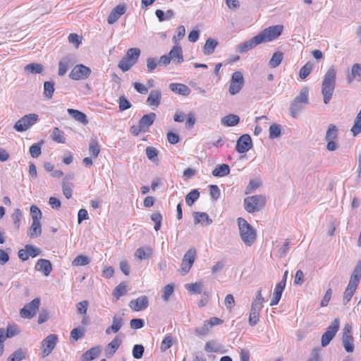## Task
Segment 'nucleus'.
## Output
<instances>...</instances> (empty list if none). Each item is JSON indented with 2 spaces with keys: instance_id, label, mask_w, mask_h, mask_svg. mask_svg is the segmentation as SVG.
Returning <instances> with one entry per match:
<instances>
[{
  "instance_id": "nucleus-47",
  "label": "nucleus",
  "mask_w": 361,
  "mask_h": 361,
  "mask_svg": "<svg viewBox=\"0 0 361 361\" xmlns=\"http://www.w3.org/2000/svg\"><path fill=\"white\" fill-rule=\"evenodd\" d=\"M54 92V83L51 81H46L44 82V97L47 99H51Z\"/></svg>"
},
{
  "instance_id": "nucleus-14",
  "label": "nucleus",
  "mask_w": 361,
  "mask_h": 361,
  "mask_svg": "<svg viewBox=\"0 0 361 361\" xmlns=\"http://www.w3.org/2000/svg\"><path fill=\"white\" fill-rule=\"evenodd\" d=\"M262 43L261 38L256 35L249 40L240 43L237 47V51L240 53H245Z\"/></svg>"
},
{
  "instance_id": "nucleus-52",
  "label": "nucleus",
  "mask_w": 361,
  "mask_h": 361,
  "mask_svg": "<svg viewBox=\"0 0 361 361\" xmlns=\"http://www.w3.org/2000/svg\"><path fill=\"white\" fill-rule=\"evenodd\" d=\"M90 262V259L85 255H78L72 262V265L75 267L85 266Z\"/></svg>"
},
{
  "instance_id": "nucleus-23",
  "label": "nucleus",
  "mask_w": 361,
  "mask_h": 361,
  "mask_svg": "<svg viewBox=\"0 0 361 361\" xmlns=\"http://www.w3.org/2000/svg\"><path fill=\"white\" fill-rule=\"evenodd\" d=\"M123 325V319L121 317L114 316L112 319V324L109 326L106 330L105 333L109 335L111 333H117Z\"/></svg>"
},
{
  "instance_id": "nucleus-16",
  "label": "nucleus",
  "mask_w": 361,
  "mask_h": 361,
  "mask_svg": "<svg viewBox=\"0 0 361 361\" xmlns=\"http://www.w3.org/2000/svg\"><path fill=\"white\" fill-rule=\"evenodd\" d=\"M126 11V6L124 4H118L114 8L107 18L109 24L112 25L116 23L120 17Z\"/></svg>"
},
{
  "instance_id": "nucleus-40",
  "label": "nucleus",
  "mask_w": 361,
  "mask_h": 361,
  "mask_svg": "<svg viewBox=\"0 0 361 361\" xmlns=\"http://www.w3.org/2000/svg\"><path fill=\"white\" fill-rule=\"evenodd\" d=\"M140 54L141 51L139 48H130L127 50L125 56H126L132 62L136 63L137 62Z\"/></svg>"
},
{
  "instance_id": "nucleus-44",
  "label": "nucleus",
  "mask_w": 361,
  "mask_h": 361,
  "mask_svg": "<svg viewBox=\"0 0 361 361\" xmlns=\"http://www.w3.org/2000/svg\"><path fill=\"white\" fill-rule=\"evenodd\" d=\"M51 137L57 143H65L66 142V139L63 136V132L57 127L54 128Z\"/></svg>"
},
{
  "instance_id": "nucleus-9",
  "label": "nucleus",
  "mask_w": 361,
  "mask_h": 361,
  "mask_svg": "<svg viewBox=\"0 0 361 361\" xmlns=\"http://www.w3.org/2000/svg\"><path fill=\"white\" fill-rule=\"evenodd\" d=\"M91 73L92 71L89 67L83 64H78L71 71L69 78L73 80H86Z\"/></svg>"
},
{
  "instance_id": "nucleus-56",
  "label": "nucleus",
  "mask_w": 361,
  "mask_h": 361,
  "mask_svg": "<svg viewBox=\"0 0 361 361\" xmlns=\"http://www.w3.org/2000/svg\"><path fill=\"white\" fill-rule=\"evenodd\" d=\"M185 28L183 25H180L177 27L176 35L173 37V42L175 44H178L179 41L185 36Z\"/></svg>"
},
{
  "instance_id": "nucleus-43",
  "label": "nucleus",
  "mask_w": 361,
  "mask_h": 361,
  "mask_svg": "<svg viewBox=\"0 0 361 361\" xmlns=\"http://www.w3.org/2000/svg\"><path fill=\"white\" fill-rule=\"evenodd\" d=\"M283 58V54L281 51L275 52L269 62V66L271 68H276L280 65Z\"/></svg>"
},
{
  "instance_id": "nucleus-30",
  "label": "nucleus",
  "mask_w": 361,
  "mask_h": 361,
  "mask_svg": "<svg viewBox=\"0 0 361 361\" xmlns=\"http://www.w3.org/2000/svg\"><path fill=\"white\" fill-rule=\"evenodd\" d=\"M101 352L99 347H93L85 352L81 356V361H92L98 357Z\"/></svg>"
},
{
  "instance_id": "nucleus-28",
  "label": "nucleus",
  "mask_w": 361,
  "mask_h": 361,
  "mask_svg": "<svg viewBox=\"0 0 361 361\" xmlns=\"http://www.w3.org/2000/svg\"><path fill=\"white\" fill-rule=\"evenodd\" d=\"M286 286L283 285L282 283H278L274 288V293H273V297L270 302V306H274L279 304L282 293L285 289Z\"/></svg>"
},
{
  "instance_id": "nucleus-32",
  "label": "nucleus",
  "mask_w": 361,
  "mask_h": 361,
  "mask_svg": "<svg viewBox=\"0 0 361 361\" xmlns=\"http://www.w3.org/2000/svg\"><path fill=\"white\" fill-rule=\"evenodd\" d=\"M231 169L228 164H221L216 166L212 171V175L215 177H224L230 173Z\"/></svg>"
},
{
  "instance_id": "nucleus-31",
  "label": "nucleus",
  "mask_w": 361,
  "mask_h": 361,
  "mask_svg": "<svg viewBox=\"0 0 361 361\" xmlns=\"http://www.w3.org/2000/svg\"><path fill=\"white\" fill-rule=\"evenodd\" d=\"M42 233V225L40 221H32V225L27 229V235L31 238H35Z\"/></svg>"
},
{
  "instance_id": "nucleus-1",
  "label": "nucleus",
  "mask_w": 361,
  "mask_h": 361,
  "mask_svg": "<svg viewBox=\"0 0 361 361\" xmlns=\"http://www.w3.org/2000/svg\"><path fill=\"white\" fill-rule=\"evenodd\" d=\"M336 70L334 66H331L325 73L322 83V94L325 104H329L332 98L336 87Z\"/></svg>"
},
{
  "instance_id": "nucleus-18",
  "label": "nucleus",
  "mask_w": 361,
  "mask_h": 361,
  "mask_svg": "<svg viewBox=\"0 0 361 361\" xmlns=\"http://www.w3.org/2000/svg\"><path fill=\"white\" fill-rule=\"evenodd\" d=\"M35 269L42 272L45 276H48L52 271V265L49 260L39 259L37 262Z\"/></svg>"
},
{
  "instance_id": "nucleus-21",
  "label": "nucleus",
  "mask_w": 361,
  "mask_h": 361,
  "mask_svg": "<svg viewBox=\"0 0 361 361\" xmlns=\"http://www.w3.org/2000/svg\"><path fill=\"white\" fill-rule=\"evenodd\" d=\"M161 93L159 90H151L147 99V103L150 106L158 107L160 105Z\"/></svg>"
},
{
  "instance_id": "nucleus-26",
  "label": "nucleus",
  "mask_w": 361,
  "mask_h": 361,
  "mask_svg": "<svg viewBox=\"0 0 361 361\" xmlns=\"http://www.w3.org/2000/svg\"><path fill=\"white\" fill-rule=\"evenodd\" d=\"M169 89L172 92L183 96H188L191 92L190 89L186 85L181 83H171L169 85Z\"/></svg>"
},
{
  "instance_id": "nucleus-22",
  "label": "nucleus",
  "mask_w": 361,
  "mask_h": 361,
  "mask_svg": "<svg viewBox=\"0 0 361 361\" xmlns=\"http://www.w3.org/2000/svg\"><path fill=\"white\" fill-rule=\"evenodd\" d=\"M156 119V114L154 113H149L145 114L139 121V124L147 132L149 128L154 123Z\"/></svg>"
},
{
  "instance_id": "nucleus-61",
  "label": "nucleus",
  "mask_w": 361,
  "mask_h": 361,
  "mask_svg": "<svg viewBox=\"0 0 361 361\" xmlns=\"http://www.w3.org/2000/svg\"><path fill=\"white\" fill-rule=\"evenodd\" d=\"M30 214L32 216V219L34 221H40L42 218V212L40 209L35 205H32L30 207Z\"/></svg>"
},
{
  "instance_id": "nucleus-15",
  "label": "nucleus",
  "mask_w": 361,
  "mask_h": 361,
  "mask_svg": "<svg viewBox=\"0 0 361 361\" xmlns=\"http://www.w3.org/2000/svg\"><path fill=\"white\" fill-rule=\"evenodd\" d=\"M74 63L75 61L71 55L63 56L59 62L58 75L63 76Z\"/></svg>"
},
{
  "instance_id": "nucleus-49",
  "label": "nucleus",
  "mask_w": 361,
  "mask_h": 361,
  "mask_svg": "<svg viewBox=\"0 0 361 361\" xmlns=\"http://www.w3.org/2000/svg\"><path fill=\"white\" fill-rule=\"evenodd\" d=\"M100 152L99 145L97 140H91L89 145V154L93 157H97Z\"/></svg>"
},
{
  "instance_id": "nucleus-50",
  "label": "nucleus",
  "mask_w": 361,
  "mask_h": 361,
  "mask_svg": "<svg viewBox=\"0 0 361 361\" xmlns=\"http://www.w3.org/2000/svg\"><path fill=\"white\" fill-rule=\"evenodd\" d=\"M269 138L275 139L281 136V126L279 124L274 123L269 127Z\"/></svg>"
},
{
  "instance_id": "nucleus-42",
  "label": "nucleus",
  "mask_w": 361,
  "mask_h": 361,
  "mask_svg": "<svg viewBox=\"0 0 361 361\" xmlns=\"http://www.w3.org/2000/svg\"><path fill=\"white\" fill-rule=\"evenodd\" d=\"M44 144V141L41 140L39 142L34 143L30 147V154L32 158H37L42 153V146Z\"/></svg>"
},
{
  "instance_id": "nucleus-64",
  "label": "nucleus",
  "mask_w": 361,
  "mask_h": 361,
  "mask_svg": "<svg viewBox=\"0 0 361 361\" xmlns=\"http://www.w3.org/2000/svg\"><path fill=\"white\" fill-rule=\"evenodd\" d=\"M209 194L213 200H217L221 195L220 190L216 185H210L209 186Z\"/></svg>"
},
{
  "instance_id": "nucleus-35",
  "label": "nucleus",
  "mask_w": 361,
  "mask_h": 361,
  "mask_svg": "<svg viewBox=\"0 0 361 361\" xmlns=\"http://www.w3.org/2000/svg\"><path fill=\"white\" fill-rule=\"evenodd\" d=\"M152 255V250L150 247H139L135 253L136 257L139 259H147Z\"/></svg>"
},
{
  "instance_id": "nucleus-20",
  "label": "nucleus",
  "mask_w": 361,
  "mask_h": 361,
  "mask_svg": "<svg viewBox=\"0 0 361 361\" xmlns=\"http://www.w3.org/2000/svg\"><path fill=\"white\" fill-rule=\"evenodd\" d=\"M171 60L174 63L180 64L183 62V50L180 46L176 44L169 53Z\"/></svg>"
},
{
  "instance_id": "nucleus-17",
  "label": "nucleus",
  "mask_w": 361,
  "mask_h": 361,
  "mask_svg": "<svg viewBox=\"0 0 361 361\" xmlns=\"http://www.w3.org/2000/svg\"><path fill=\"white\" fill-rule=\"evenodd\" d=\"M149 305L148 298L146 295L138 297L135 300H132L129 303V307L134 311L139 312L146 309Z\"/></svg>"
},
{
  "instance_id": "nucleus-25",
  "label": "nucleus",
  "mask_w": 361,
  "mask_h": 361,
  "mask_svg": "<svg viewBox=\"0 0 361 361\" xmlns=\"http://www.w3.org/2000/svg\"><path fill=\"white\" fill-rule=\"evenodd\" d=\"M122 343V340L119 338L118 336H116L106 346V355L108 357H111L116 351L118 349L121 344Z\"/></svg>"
},
{
  "instance_id": "nucleus-60",
  "label": "nucleus",
  "mask_w": 361,
  "mask_h": 361,
  "mask_svg": "<svg viewBox=\"0 0 361 361\" xmlns=\"http://www.w3.org/2000/svg\"><path fill=\"white\" fill-rule=\"evenodd\" d=\"M340 321L338 319H335L326 329L327 333H331L334 336L339 329Z\"/></svg>"
},
{
  "instance_id": "nucleus-24",
  "label": "nucleus",
  "mask_w": 361,
  "mask_h": 361,
  "mask_svg": "<svg viewBox=\"0 0 361 361\" xmlns=\"http://www.w3.org/2000/svg\"><path fill=\"white\" fill-rule=\"evenodd\" d=\"M67 112L76 121L83 125H87L89 122L86 114L79 110L68 109Z\"/></svg>"
},
{
  "instance_id": "nucleus-51",
  "label": "nucleus",
  "mask_w": 361,
  "mask_h": 361,
  "mask_svg": "<svg viewBox=\"0 0 361 361\" xmlns=\"http://www.w3.org/2000/svg\"><path fill=\"white\" fill-rule=\"evenodd\" d=\"M313 65L307 62L300 70L299 76L302 80L305 79L312 72Z\"/></svg>"
},
{
  "instance_id": "nucleus-2",
  "label": "nucleus",
  "mask_w": 361,
  "mask_h": 361,
  "mask_svg": "<svg viewBox=\"0 0 361 361\" xmlns=\"http://www.w3.org/2000/svg\"><path fill=\"white\" fill-rule=\"evenodd\" d=\"M237 221L242 241L247 246H251L256 240L255 229L242 217L238 218Z\"/></svg>"
},
{
  "instance_id": "nucleus-41",
  "label": "nucleus",
  "mask_w": 361,
  "mask_h": 361,
  "mask_svg": "<svg viewBox=\"0 0 361 361\" xmlns=\"http://www.w3.org/2000/svg\"><path fill=\"white\" fill-rule=\"evenodd\" d=\"M145 152L149 160L155 164L158 163V150L155 147L151 146L147 147Z\"/></svg>"
},
{
  "instance_id": "nucleus-12",
  "label": "nucleus",
  "mask_w": 361,
  "mask_h": 361,
  "mask_svg": "<svg viewBox=\"0 0 361 361\" xmlns=\"http://www.w3.org/2000/svg\"><path fill=\"white\" fill-rule=\"evenodd\" d=\"M252 147V142L250 135H241L236 142L235 149L240 154L248 152Z\"/></svg>"
},
{
  "instance_id": "nucleus-54",
  "label": "nucleus",
  "mask_w": 361,
  "mask_h": 361,
  "mask_svg": "<svg viewBox=\"0 0 361 361\" xmlns=\"http://www.w3.org/2000/svg\"><path fill=\"white\" fill-rule=\"evenodd\" d=\"M127 292L126 285L124 283L118 284L113 290V295L118 299Z\"/></svg>"
},
{
  "instance_id": "nucleus-39",
  "label": "nucleus",
  "mask_w": 361,
  "mask_h": 361,
  "mask_svg": "<svg viewBox=\"0 0 361 361\" xmlns=\"http://www.w3.org/2000/svg\"><path fill=\"white\" fill-rule=\"evenodd\" d=\"M155 15L159 22H163L166 20H169L174 16V12L173 10H168L166 13L162 10L157 9L155 11Z\"/></svg>"
},
{
  "instance_id": "nucleus-8",
  "label": "nucleus",
  "mask_w": 361,
  "mask_h": 361,
  "mask_svg": "<svg viewBox=\"0 0 361 361\" xmlns=\"http://www.w3.org/2000/svg\"><path fill=\"white\" fill-rule=\"evenodd\" d=\"M342 344L347 353H352L355 349L354 339L352 335V326L346 324L342 331Z\"/></svg>"
},
{
  "instance_id": "nucleus-4",
  "label": "nucleus",
  "mask_w": 361,
  "mask_h": 361,
  "mask_svg": "<svg viewBox=\"0 0 361 361\" xmlns=\"http://www.w3.org/2000/svg\"><path fill=\"white\" fill-rule=\"evenodd\" d=\"M266 203V198L261 195H252L244 199V209L248 213L252 214L259 212L263 209Z\"/></svg>"
},
{
  "instance_id": "nucleus-13",
  "label": "nucleus",
  "mask_w": 361,
  "mask_h": 361,
  "mask_svg": "<svg viewBox=\"0 0 361 361\" xmlns=\"http://www.w3.org/2000/svg\"><path fill=\"white\" fill-rule=\"evenodd\" d=\"M196 257V251L195 249H189L183 256L181 263V270L184 274L189 272L192 267Z\"/></svg>"
},
{
  "instance_id": "nucleus-48",
  "label": "nucleus",
  "mask_w": 361,
  "mask_h": 361,
  "mask_svg": "<svg viewBox=\"0 0 361 361\" xmlns=\"http://www.w3.org/2000/svg\"><path fill=\"white\" fill-rule=\"evenodd\" d=\"M25 71L32 74L41 73L43 71V66L37 63H31L25 67Z\"/></svg>"
},
{
  "instance_id": "nucleus-45",
  "label": "nucleus",
  "mask_w": 361,
  "mask_h": 361,
  "mask_svg": "<svg viewBox=\"0 0 361 361\" xmlns=\"http://www.w3.org/2000/svg\"><path fill=\"white\" fill-rule=\"evenodd\" d=\"M135 63L132 62L126 56H123L119 61L118 66L123 71L126 72L129 71Z\"/></svg>"
},
{
  "instance_id": "nucleus-37",
  "label": "nucleus",
  "mask_w": 361,
  "mask_h": 361,
  "mask_svg": "<svg viewBox=\"0 0 361 361\" xmlns=\"http://www.w3.org/2000/svg\"><path fill=\"white\" fill-rule=\"evenodd\" d=\"M338 129L334 124H330L325 135V140H337Z\"/></svg>"
},
{
  "instance_id": "nucleus-53",
  "label": "nucleus",
  "mask_w": 361,
  "mask_h": 361,
  "mask_svg": "<svg viewBox=\"0 0 361 361\" xmlns=\"http://www.w3.org/2000/svg\"><path fill=\"white\" fill-rule=\"evenodd\" d=\"M210 329L211 328L209 326V323H207L206 321H204L202 326L195 328V335L197 336H205L209 333V331H210Z\"/></svg>"
},
{
  "instance_id": "nucleus-38",
  "label": "nucleus",
  "mask_w": 361,
  "mask_h": 361,
  "mask_svg": "<svg viewBox=\"0 0 361 361\" xmlns=\"http://www.w3.org/2000/svg\"><path fill=\"white\" fill-rule=\"evenodd\" d=\"M361 278V261H358L357 263L353 274L350 276L349 282L353 283L358 285L360 279Z\"/></svg>"
},
{
  "instance_id": "nucleus-62",
  "label": "nucleus",
  "mask_w": 361,
  "mask_h": 361,
  "mask_svg": "<svg viewBox=\"0 0 361 361\" xmlns=\"http://www.w3.org/2000/svg\"><path fill=\"white\" fill-rule=\"evenodd\" d=\"M131 103L124 96H121L118 99V107L121 111L127 110L131 107Z\"/></svg>"
},
{
  "instance_id": "nucleus-57",
  "label": "nucleus",
  "mask_w": 361,
  "mask_h": 361,
  "mask_svg": "<svg viewBox=\"0 0 361 361\" xmlns=\"http://www.w3.org/2000/svg\"><path fill=\"white\" fill-rule=\"evenodd\" d=\"M15 227L18 229L20 228V224L22 219V212L20 209H16L11 215Z\"/></svg>"
},
{
  "instance_id": "nucleus-6",
  "label": "nucleus",
  "mask_w": 361,
  "mask_h": 361,
  "mask_svg": "<svg viewBox=\"0 0 361 361\" xmlns=\"http://www.w3.org/2000/svg\"><path fill=\"white\" fill-rule=\"evenodd\" d=\"M282 31V25H273L263 30L257 35L259 37V39L261 38V41L263 43L267 42H271L275 39L281 35Z\"/></svg>"
},
{
  "instance_id": "nucleus-19",
  "label": "nucleus",
  "mask_w": 361,
  "mask_h": 361,
  "mask_svg": "<svg viewBox=\"0 0 361 361\" xmlns=\"http://www.w3.org/2000/svg\"><path fill=\"white\" fill-rule=\"evenodd\" d=\"M354 80L361 81V64L355 63L351 68L350 73L347 75V82L350 84Z\"/></svg>"
},
{
  "instance_id": "nucleus-59",
  "label": "nucleus",
  "mask_w": 361,
  "mask_h": 361,
  "mask_svg": "<svg viewBox=\"0 0 361 361\" xmlns=\"http://www.w3.org/2000/svg\"><path fill=\"white\" fill-rule=\"evenodd\" d=\"M25 354L22 349L14 351L7 359V361H21L25 358Z\"/></svg>"
},
{
  "instance_id": "nucleus-29",
  "label": "nucleus",
  "mask_w": 361,
  "mask_h": 361,
  "mask_svg": "<svg viewBox=\"0 0 361 361\" xmlns=\"http://www.w3.org/2000/svg\"><path fill=\"white\" fill-rule=\"evenodd\" d=\"M240 122V117L238 115L230 114L221 120V123L227 127H233L237 126Z\"/></svg>"
},
{
  "instance_id": "nucleus-63",
  "label": "nucleus",
  "mask_w": 361,
  "mask_h": 361,
  "mask_svg": "<svg viewBox=\"0 0 361 361\" xmlns=\"http://www.w3.org/2000/svg\"><path fill=\"white\" fill-rule=\"evenodd\" d=\"M351 132L354 136L357 135L361 133V117L356 116L354 124L351 128Z\"/></svg>"
},
{
  "instance_id": "nucleus-34",
  "label": "nucleus",
  "mask_w": 361,
  "mask_h": 361,
  "mask_svg": "<svg viewBox=\"0 0 361 361\" xmlns=\"http://www.w3.org/2000/svg\"><path fill=\"white\" fill-rule=\"evenodd\" d=\"M218 42L212 38H209L206 40L204 46L203 51L205 55H211L214 53Z\"/></svg>"
},
{
  "instance_id": "nucleus-7",
  "label": "nucleus",
  "mask_w": 361,
  "mask_h": 361,
  "mask_svg": "<svg viewBox=\"0 0 361 361\" xmlns=\"http://www.w3.org/2000/svg\"><path fill=\"white\" fill-rule=\"evenodd\" d=\"M41 300L39 298H35L31 302L26 304L20 310V315L24 319H32L37 313L40 306Z\"/></svg>"
},
{
  "instance_id": "nucleus-36",
  "label": "nucleus",
  "mask_w": 361,
  "mask_h": 361,
  "mask_svg": "<svg viewBox=\"0 0 361 361\" xmlns=\"http://www.w3.org/2000/svg\"><path fill=\"white\" fill-rule=\"evenodd\" d=\"M255 305H255L253 307H251V308H250L248 322H249V324L251 326H255L258 323L259 319L260 310L256 309Z\"/></svg>"
},
{
  "instance_id": "nucleus-3",
  "label": "nucleus",
  "mask_w": 361,
  "mask_h": 361,
  "mask_svg": "<svg viewBox=\"0 0 361 361\" xmlns=\"http://www.w3.org/2000/svg\"><path fill=\"white\" fill-rule=\"evenodd\" d=\"M309 102V89L307 87H303L297 96L292 102L290 106V114L292 117L297 118L299 113L303 108L304 104H308Z\"/></svg>"
},
{
  "instance_id": "nucleus-5",
  "label": "nucleus",
  "mask_w": 361,
  "mask_h": 361,
  "mask_svg": "<svg viewBox=\"0 0 361 361\" xmlns=\"http://www.w3.org/2000/svg\"><path fill=\"white\" fill-rule=\"evenodd\" d=\"M38 118L36 114L25 115L15 123L13 128L18 132H24L36 123Z\"/></svg>"
},
{
  "instance_id": "nucleus-11",
  "label": "nucleus",
  "mask_w": 361,
  "mask_h": 361,
  "mask_svg": "<svg viewBox=\"0 0 361 361\" xmlns=\"http://www.w3.org/2000/svg\"><path fill=\"white\" fill-rule=\"evenodd\" d=\"M58 341L57 336L55 334H49L42 341V357H45L48 356L51 351L54 349Z\"/></svg>"
},
{
  "instance_id": "nucleus-27",
  "label": "nucleus",
  "mask_w": 361,
  "mask_h": 361,
  "mask_svg": "<svg viewBox=\"0 0 361 361\" xmlns=\"http://www.w3.org/2000/svg\"><path fill=\"white\" fill-rule=\"evenodd\" d=\"M192 215L195 224H202L203 225H209L212 223V220L205 212H194Z\"/></svg>"
},
{
  "instance_id": "nucleus-33",
  "label": "nucleus",
  "mask_w": 361,
  "mask_h": 361,
  "mask_svg": "<svg viewBox=\"0 0 361 361\" xmlns=\"http://www.w3.org/2000/svg\"><path fill=\"white\" fill-rule=\"evenodd\" d=\"M357 284H355L353 283L349 282L348 284L347 288L345 290L344 294H343V303L344 305H346L348 302H349L353 296L357 288Z\"/></svg>"
},
{
  "instance_id": "nucleus-58",
  "label": "nucleus",
  "mask_w": 361,
  "mask_h": 361,
  "mask_svg": "<svg viewBox=\"0 0 361 361\" xmlns=\"http://www.w3.org/2000/svg\"><path fill=\"white\" fill-rule=\"evenodd\" d=\"M145 348L141 344H136L133 348L132 354L135 359H140L143 356Z\"/></svg>"
},
{
  "instance_id": "nucleus-55",
  "label": "nucleus",
  "mask_w": 361,
  "mask_h": 361,
  "mask_svg": "<svg viewBox=\"0 0 361 361\" xmlns=\"http://www.w3.org/2000/svg\"><path fill=\"white\" fill-rule=\"evenodd\" d=\"M173 344V337L171 334H168L165 336V338L162 340L160 350L161 352H165L168 349H169Z\"/></svg>"
},
{
  "instance_id": "nucleus-10",
  "label": "nucleus",
  "mask_w": 361,
  "mask_h": 361,
  "mask_svg": "<svg viewBox=\"0 0 361 361\" xmlns=\"http://www.w3.org/2000/svg\"><path fill=\"white\" fill-rule=\"evenodd\" d=\"M244 85V78L241 72L235 71L231 75L229 93L235 95L238 93L243 88Z\"/></svg>"
},
{
  "instance_id": "nucleus-46",
  "label": "nucleus",
  "mask_w": 361,
  "mask_h": 361,
  "mask_svg": "<svg viewBox=\"0 0 361 361\" xmlns=\"http://www.w3.org/2000/svg\"><path fill=\"white\" fill-rule=\"evenodd\" d=\"M200 197V192L197 189L192 190L186 196L185 202L188 206H192Z\"/></svg>"
}]
</instances>
